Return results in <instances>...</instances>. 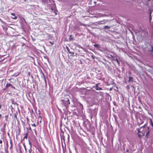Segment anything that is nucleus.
<instances>
[{"instance_id":"nucleus-1","label":"nucleus","mask_w":153,"mask_h":153,"mask_svg":"<svg viewBox=\"0 0 153 153\" xmlns=\"http://www.w3.org/2000/svg\"><path fill=\"white\" fill-rule=\"evenodd\" d=\"M67 100L65 101V100H62L61 101L63 103V104L65 107L68 106L70 104V100L69 99H67Z\"/></svg>"},{"instance_id":"nucleus-2","label":"nucleus","mask_w":153,"mask_h":153,"mask_svg":"<svg viewBox=\"0 0 153 153\" xmlns=\"http://www.w3.org/2000/svg\"><path fill=\"white\" fill-rule=\"evenodd\" d=\"M137 130L138 131V135L139 137H141L143 136L144 135L145 132H141L140 131V129H137Z\"/></svg>"},{"instance_id":"nucleus-3","label":"nucleus","mask_w":153,"mask_h":153,"mask_svg":"<svg viewBox=\"0 0 153 153\" xmlns=\"http://www.w3.org/2000/svg\"><path fill=\"white\" fill-rule=\"evenodd\" d=\"M99 85V83L97 84L95 86H93L94 88H96V90H102V88H101L99 87L98 86V85Z\"/></svg>"},{"instance_id":"nucleus-4","label":"nucleus","mask_w":153,"mask_h":153,"mask_svg":"<svg viewBox=\"0 0 153 153\" xmlns=\"http://www.w3.org/2000/svg\"><path fill=\"white\" fill-rule=\"evenodd\" d=\"M10 143L11 145L10 146V150L11 151H12V148L13 147V144L12 140L11 139L10 140Z\"/></svg>"},{"instance_id":"nucleus-5","label":"nucleus","mask_w":153,"mask_h":153,"mask_svg":"<svg viewBox=\"0 0 153 153\" xmlns=\"http://www.w3.org/2000/svg\"><path fill=\"white\" fill-rule=\"evenodd\" d=\"M11 86V88H13L15 89V87L12 86V85L10 83H7L6 85V88H7Z\"/></svg>"},{"instance_id":"nucleus-6","label":"nucleus","mask_w":153,"mask_h":153,"mask_svg":"<svg viewBox=\"0 0 153 153\" xmlns=\"http://www.w3.org/2000/svg\"><path fill=\"white\" fill-rule=\"evenodd\" d=\"M11 14L13 16V17H12V18L13 19H17V17L16 16L15 14L14 13H11Z\"/></svg>"},{"instance_id":"nucleus-7","label":"nucleus","mask_w":153,"mask_h":153,"mask_svg":"<svg viewBox=\"0 0 153 153\" xmlns=\"http://www.w3.org/2000/svg\"><path fill=\"white\" fill-rule=\"evenodd\" d=\"M51 9L53 10V12L55 13V15H56L57 14V11L56 10V8L55 7H54V8H53L52 7H51Z\"/></svg>"},{"instance_id":"nucleus-8","label":"nucleus","mask_w":153,"mask_h":153,"mask_svg":"<svg viewBox=\"0 0 153 153\" xmlns=\"http://www.w3.org/2000/svg\"><path fill=\"white\" fill-rule=\"evenodd\" d=\"M51 9L53 10V12L55 13V15H56L57 14V11L56 10V8L55 7H54V8H53L52 7H51Z\"/></svg>"},{"instance_id":"nucleus-9","label":"nucleus","mask_w":153,"mask_h":153,"mask_svg":"<svg viewBox=\"0 0 153 153\" xmlns=\"http://www.w3.org/2000/svg\"><path fill=\"white\" fill-rule=\"evenodd\" d=\"M131 81H133V78L131 76H129V79L128 80V82H129Z\"/></svg>"},{"instance_id":"nucleus-10","label":"nucleus","mask_w":153,"mask_h":153,"mask_svg":"<svg viewBox=\"0 0 153 153\" xmlns=\"http://www.w3.org/2000/svg\"><path fill=\"white\" fill-rule=\"evenodd\" d=\"M114 60L117 62L119 65H120V62L117 58H114Z\"/></svg>"},{"instance_id":"nucleus-11","label":"nucleus","mask_w":153,"mask_h":153,"mask_svg":"<svg viewBox=\"0 0 153 153\" xmlns=\"http://www.w3.org/2000/svg\"><path fill=\"white\" fill-rule=\"evenodd\" d=\"M106 23L104 21H100L99 23H98V24L99 25L100 24H104Z\"/></svg>"},{"instance_id":"nucleus-12","label":"nucleus","mask_w":153,"mask_h":153,"mask_svg":"<svg viewBox=\"0 0 153 153\" xmlns=\"http://www.w3.org/2000/svg\"><path fill=\"white\" fill-rule=\"evenodd\" d=\"M69 39L71 41H73L74 40V38L72 37V36L71 35H70L69 36Z\"/></svg>"},{"instance_id":"nucleus-13","label":"nucleus","mask_w":153,"mask_h":153,"mask_svg":"<svg viewBox=\"0 0 153 153\" xmlns=\"http://www.w3.org/2000/svg\"><path fill=\"white\" fill-rule=\"evenodd\" d=\"M111 28V27L110 26H105L104 27L103 29H109Z\"/></svg>"},{"instance_id":"nucleus-14","label":"nucleus","mask_w":153,"mask_h":153,"mask_svg":"<svg viewBox=\"0 0 153 153\" xmlns=\"http://www.w3.org/2000/svg\"><path fill=\"white\" fill-rule=\"evenodd\" d=\"M28 135V133H27L25 135V136L23 137V140H24L25 139H27Z\"/></svg>"},{"instance_id":"nucleus-15","label":"nucleus","mask_w":153,"mask_h":153,"mask_svg":"<svg viewBox=\"0 0 153 153\" xmlns=\"http://www.w3.org/2000/svg\"><path fill=\"white\" fill-rule=\"evenodd\" d=\"M94 47L96 48H99V45L97 44H95L94 45Z\"/></svg>"},{"instance_id":"nucleus-16","label":"nucleus","mask_w":153,"mask_h":153,"mask_svg":"<svg viewBox=\"0 0 153 153\" xmlns=\"http://www.w3.org/2000/svg\"><path fill=\"white\" fill-rule=\"evenodd\" d=\"M150 122L151 123V125L153 127V123L152 122V121L151 119H150Z\"/></svg>"},{"instance_id":"nucleus-17","label":"nucleus","mask_w":153,"mask_h":153,"mask_svg":"<svg viewBox=\"0 0 153 153\" xmlns=\"http://www.w3.org/2000/svg\"><path fill=\"white\" fill-rule=\"evenodd\" d=\"M151 12H150V17H149V20H150V22L151 20H152V17H151Z\"/></svg>"},{"instance_id":"nucleus-18","label":"nucleus","mask_w":153,"mask_h":153,"mask_svg":"<svg viewBox=\"0 0 153 153\" xmlns=\"http://www.w3.org/2000/svg\"><path fill=\"white\" fill-rule=\"evenodd\" d=\"M8 116H9L8 115H5V119L6 120V121L7 120V119L8 118Z\"/></svg>"},{"instance_id":"nucleus-19","label":"nucleus","mask_w":153,"mask_h":153,"mask_svg":"<svg viewBox=\"0 0 153 153\" xmlns=\"http://www.w3.org/2000/svg\"><path fill=\"white\" fill-rule=\"evenodd\" d=\"M32 150L31 149V148H30V149L29 150V153H31Z\"/></svg>"},{"instance_id":"nucleus-20","label":"nucleus","mask_w":153,"mask_h":153,"mask_svg":"<svg viewBox=\"0 0 153 153\" xmlns=\"http://www.w3.org/2000/svg\"><path fill=\"white\" fill-rule=\"evenodd\" d=\"M31 126L34 127H36V124L35 123H33V124H31Z\"/></svg>"},{"instance_id":"nucleus-21","label":"nucleus","mask_w":153,"mask_h":153,"mask_svg":"<svg viewBox=\"0 0 153 153\" xmlns=\"http://www.w3.org/2000/svg\"><path fill=\"white\" fill-rule=\"evenodd\" d=\"M39 118H40V120L39 121V122L40 123H41V120H42V117L41 116H39Z\"/></svg>"},{"instance_id":"nucleus-22","label":"nucleus","mask_w":153,"mask_h":153,"mask_svg":"<svg viewBox=\"0 0 153 153\" xmlns=\"http://www.w3.org/2000/svg\"><path fill=\"white\" fill-rule=\"evenodd\" d=\"M126 88H127V89H128L130 88V86L129 85H128L126 86Z\"/></svg>"},{"instance_id":"nucleus-23","label":"nucleus","mask_w":153,"mask_h":153,"mask_svg":"<svg viewBox=\"0 0 153 153\" xmlns=\"http://www.w3.org/2000/svg\"><path fill=\"white\" fill-rule=\"evenodd\" d=\"M27 75L28 76H30V72H28L27 73Z\"/></svg>"},{"instance_id":"nucleus-24","label":"nucleus","mask_w":153,"mask_h":153,"mask_svg":"<svg viewBox=\"0 0 153 153\" xmlns=\"http://www.w3.org/2000/svg\"><path fill=\"white\" fill-rule=\"evenodd\" d=\"M29 144L30 145V148H31V147H32V146H31V143L30 142V141H29Z\"/></svg>"},{"instance_id":"nucleus-25","label":"nucleus","mask_w":153,"mask_h":153,"mask_svg":"<svg viewBox=\"0 0 153 153\" xmlns=\"http://www.w3.org/2000/svg\"><path fill=\"white\" fill-rule=\"evenodd\" d=\"M2 140H0V144H2ZM1 146H2V145H1Z\"/></svg>"},{"instance_id":"nucleus-26","label":"nucleus","mask_w":153,"mask_h":153,"mask_svg":"<svg viewBox=\"0 0 153 153\" xmlns=\"http://www.w3.org/2000/svg\"><path fill=\"white\" fill-rule=\"evenodd\" d=\"M45 84H46V85H47V81H46V80L45 78Z\"/></svg>"},{"instance_id":"nucleus-27","label":"nucleus","mask_w":153,"mask_h":153,"mask_svg":"<svg viewBox=\"0 0 153 153\" xmlns=\"http://www.w3.org/2000/svg\"><path fill=\"white\" fill-rule=\"evenodd\" d=\"M29 125H30V124H29ZM29 130H30V131H32V129L31 128L30 126V127H29Z\"/></svg>"},{"instance_id":"nucleus-28","label":"nucleus","mask_w":153,"mask_h":153,"mask_svg":"<svg viewBox=\"0 0 153 153\" xmlns=\"http://www.w3.org/2000/svg\"><path fill=\"white\" fill-rule=\"evenodd\" d=\"M7 88H6V86L5 88L3 89V91H5V90H6V89Z\"/></svg>"},{"instance_id":"nucleus-29","label":"nucleus","mask_w":153,"mask_h":153,"mask_svg":"<svg viewBox=\"0 0 153 153\" xmlns=\"http://www.w3.org/2000/svg\"><path fill=\"white\" fill-rule=\"evenodd\" d=\"M66 48L67 50L68 51H69V49L68 48V47H66Z\"/></svg>"},{"instance_id":"nucleus-30","label":"nucleus","mask_w":153,"mask_h":153,"mask_svg":"<svg viewBox=\"0 0 153 153\" xmlns=\"http://www.w3.org/2000/svg\"><path fill=\"white\" fill-rule=\"evenodd\" d=\"M39 121H38V120L37 121V125H37L39 124Z\"/></svg>"},{"instance_id":"nucleus-31","label":"nucleus","mask_w":153,"mask_h":153,"mask_svg":"<svg viewBox=\"0 0 153 153\" xmlns=\"http://www.w3.org/2000/svg\"><path fill=\"white\" fill-rule=\"evenodd\" d=\"M81 25H83L84 26H85V24H81Z\"/></svg>"},{"instance_id":"nucleus-32","label":"nucleus","mask_w":153,"mask_h":153,"mask_svg":"<svg viewBox=\"0 0 153 153\" xmlns=\"http://www.w3.org/2000/svg\"><path fill=\"white\" fill-rule=\"evenodd\" d=\"M149 134V132H147L146 134V135H147L148 134Z\"/></svg>"},{"instance_id":"nucleus-33","label":"nucleus","mask_w":153,"mask_h":153,"mask_svg":"<svg viewBox=\"0 0 153 153\" xmlns=\"http://www.w3.org/2000/svg\"><path fill=\"white\" fill-rule=\"evenodd\" d=\"M152 51H153V47H152Z\"/></svg>"},{"instance_id":"nucleus-34","label":"nucleus","mask_w":153,"mask_h":153,"mask_svg":"<svg viewBox=\"0 0 153 153\" xmlns=\"http://www.w3.org/2000/svg\"><path fill=\"white\" fill-rule=\"evenodd\" d=\"M111 57H112L113 58H114V57L112 56V55H111Z\"/></svg>"},{"instance_id":"nucleus-35","label":"nucleus","mask_w":153,"mask_h":153,"mask_svg":"<svg viewBox=\"0 0 153 153\" xmlns=\"http://www.w3.org/2000/svg\"><path fill=\"white\" fill-rule=\"evenodd\" d=\"M1 105H0V109H1Z\"/></svg>"},{"instance_id":"nucleus-36","label":"nucleus","mask_w":153,"mask_h":153,"mask_svg":"<svg viewBox=\"0 0 153 153\" xmlns=\"http://www.w3.org/2000/svg\"><path fill=\"white\" fill-rule=\"evenodd\" d=\"M92 57L93 58V59H94V57H93V56H92Z\"/></svg>"},{"instance_id":"nucleus-37","label":"nucleus","mask_w":153,"mask_h":153,"mask_svg":"<svg viewBox=\"0 0 153 153\" xmlns=\"http://www.w3.org/2000/svg\"><path fill=\"white\" fill-rule=\"evenodd\" d=\"M15 117L17 118V116L16 115H15Z\"/></svg>"},{"instance_id":"nucleus-38","label":"nucleus","mask_w":153,"mask_h":153,"mask_svg":"<svg viewBox=\"0 0 153 153\" xmlns=\"http://www.w3.org/2000/svg\"><path fill=\"white\" fill-rule=\"evenodd\" d=\"M112 88H111L110 89V91H111V90H112Z\"/></svg>"},{"instance_id":"nucleus-39","label":"nucleus","mask_w":153,"mask_h":153,"mask_svg":"<svg viewBox=\"0 0 153 153\" xmlns=\"http://www.w3.org/2000/svg\"><path fill=\"white\" fill-rule=\"evenodd\" d=\"M116 87L117 89H118V87H117V86H116Z\"/></svg>"}]
</instances>
